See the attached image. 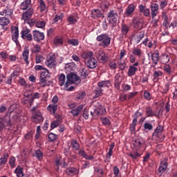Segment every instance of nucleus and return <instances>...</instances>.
Masks as SVG:
<instances>
[{
	"label": "nucleus",
	"instance_id": "1",
	"mask_svg": "<svg viewBox=\"0 0 177 177\" xmlns=\"http://www.w3.org/2000/svg\"><path fill=\"white\" fill-rule=\"evenodd\" d=\"M73 84L80 85L81 84V79L77 74L70 73L66 75V82L64 89L67 91V92L73 91L74 90V86H71Z\"/></svg>",
	"mask_w": 177,
	"mask_h": 177
},
{
	"label": "nucleus",
	"instance_id": "2",
	"mask_svg": "<svg viewBox=\"0 0 177 177\" xmlns=\"http://www.w3.org/2000/svg\"><path fill=\"white\" fill-rule=\"evenodd\" d=\"M97 42H101L100 45L103 48H107L111 44V37L107 33H103L98 35L96 38Z\"/></svg>",
	"mask_w": 177,
	"mask_h": 177
},
{
	"label": "nucleus",
	"instance_id": "3",
	"mask_svg": "<svg viewBox=\"0 0 177 177\" xmlns=\"http://www.w3.org/2000/svg\"><path fill=\"white\" fill-rule=\"evenodd\" d=\"M92 106H94L95 109L93 112L91 111V115H93V114L95 115H103L106 114V109L103 107V106H102L99 102L95 101L91 105V107H92Z\"/></svg>",
	"mask_w": 177,
	"mask_h": 177
},
{
	"label": "nucleus",
	"instance_id": "4",
	"mask_svg": "<svg viewBox=\"0 0 177 177\" xmlns=\"http://www.w3.org/2000/svg\"><path fill=\"white\" fill-rule=\"evenodd\" d=\"M45 64L48 68H56V66H57V62H56V54L51 53L48 55Z\"/></svg>",
	"mask_w": 177,
	"mask_h": 177
},
{
	"label": "nucleus",
	"instance_id": "5",
	"mask_svg": "<svg viewBox=\"0 0 177 177\" xmlns=\"http://www.w3.org/2000/svg\"><path fill=\"white\" fill-rule=\"evenodd\" d=\"M107 19L109 24L114 26L118 20V13L115 10H110L107 14Z\"/></svg>",
	"mask_w": 177,
	"mask_h": 177
},
{
	"label": "nucleus",
	"instance_id": "6",
	"mask_svg": "<svg viewBox=\"0 0 177 177\" xmlns=\"http://www.w3.org/2000/svg\"><path fill=\"white\" fill-rule=\"evenodd\" d=\"M21 37L22 39L28 41V42H31V41H32V35L31 34V30L28 28H25L21 30Z\"/></svg>",
	"mask_w": 177,
	"mask_h": 177
},
{
	"label": "nucleus",
	"instance_id": "7",
	"mask_svg": "<svg viewBox=\"0 0 177 177\" xmlns=\"http://www.w3.org/2000/svg\"><path fill=\"white\" fill-rule=\"evenodd\" d=\"M33 39L35 42H41L45 39V34L44 32H39V30H33Z\"/></svg>",
	"mask_w": 177,
	"mask_h": 177
},
{
	"label": "nucleus",
	"instance_id": "8",
	"mask_svg": "<svg viewBox=\"0 0 177 177\" xmlns=\"http://www.w3.org/2000/svg\"><path fill=\"white\" fill-rule=\"evenodd\" d=\"M32 15H34V8H30L26 10V12H23L21 20L24 21H28L32 17Z\"/></svg>",
	"mask_w": 177,
	"mask_h": 177
},
{
	"label": "nucleus",
	"instance_id": "9",
	"mask_svg": "<svg viewBox=\"0 0 177 177\" xmlns=\"http://www.w3.org/2000/svg\"><path fill=\"white\" fill-rule=\"evenodd\" d=\"M151 59L152 60V67H156L160 61V52L158 50H155L153 51V53L151 55Z\"/></svg>",
	"mask_w": 177,
	"mask_h": 177
},
{
	"label": "nucleus",
	"instance_id": "10",
	"mask_svg": "<svg viewBox=\"0 0 177 177\" xmlns=\"http://www.w3.org/2000/svg\"><path fill=\"white\" fill-rule=\"evenodd\" d=\"M11 34L12 41L17 45V44H19V27L12 26Z\"/></svg>",
	"mask_w": 177,
	"mask_h": 177
},
{
	"label": "nucleus",
	"instance_id": "11",
	"mask_svg": "<svg viewBox=\"0 0 177 177\" xmlns=\"http://www.w3.org/2000/svg\"><path fill=\"white\" fill-rule=\"evenodd\" d=\"M0 16H6L8 19H12L13 17V10L9 8V7H6L0 10Z\"/></svg>",
	"mask_w": 177,
	"mask_h": 177
},
{
	"label": "nucleus",
	"instance_id": "12",
	"mask_svg": "<svg viewBox=\"0 0 177 177\" xmlns=\"http://www.w3.org/2000/svg\"><path fill=\"white\" fill-rule=\"evenodd\" d=\"M167 168H168V162L165 160H162L160 162L159 168L158 169V175L161 176L167 171Z\"/></svg>",
	"mask_w": 177,
	"mask_h": 177
},
{
	"label": "nucleus",
	"instance_id": "13",
	"mask_svg": "<svg viewBox=\"0 0 177 177\" xmlns=\"http://www.w3.org/2000/svg\"><path fill=\"white\" fill-rule=\"evenodd\" d=\"M145 115H147V118H151L152 117H158V113L156 111L153 110V109L150 106H147L145 108Z\"/></svg>",
	"mask_w": 177,
	"mask_h": 177
},
{
	"label": "nucleus",
	"instance_id": "14",
	"mask_svg": "<svg viewBox=\"0 0 177 177\" xmlns=\"http://www.w3.org/2000/svg\"><path fill=\"white\" fill-rule=\"evenodd\" d=\"M151 19H154L157 15H158V9H160V6L158 3H153L151 5Z\"/></svg>",
	"mask_w": 177,
	"mask_h": 177
},
{
	"label": "nucleus",
	"instance_id": "15",
	"mask_svg": "<svg viewBox=\"0 0 177 177\" xmlns=\"http://www.w3.org/2000/svg\"><path fill=\"white\" fill-rule=\"evenodd\" d=\"M33 122L36 124H41V122H44V116H42V113L41 111H37L35 113V115L32 118Z\"/></svg>",
	"mask_w": 177,
	"mask_h": 177
},
{
	"label": "nucleus",
	"instance_id": "16",
	"mask_svg": "<svg viewBox=\"0 0 177 177\" xmlns=\"http://www.w3.org/2000/svg\"><path fill=\"white\" fill-rule=\"evenodd\" d=\"M93 53L89 52V68H96L97 66V60L93 57Z\"/></svg>",
	"mask_w": 177,
	"mask_h": 177
},
{
	"label": "nucleus",
	"instance_id": "17",
	"mask_svg": "<svg viewBox=\"0 0 177 177\" xmlns=\"http://www.w3.org/2000/svg\"><path fill=\"white\" fill-rule=\"evenodd\" d=\"M30 8H32L31 4V0H24L20 4L21 10H28Z\"/></svg>",
	"mask_w": 177,
	"mask_h": 177
},
{
	"label": "nucleus",
	"instance_id": "18",
	"mask_svg": "<svg viewBox=\"0 0 177 177\" xmlns=\"http://www.w3.org/2000/svg\"><path fill=\"white\" fill-rule=\"evenodd\" d=\"M138 9L139 12L140 13H143L145 17H149L150 16V9L146 8V6H143L142 4L139 6Z\"/></svg>",
	"mask_w": 177,
	"mask_h": 177
},
{
	"label": "nucleus",
	"instance_id": "19",
	"mask_svg": "<svg viewBox=\"0 0 177 177\" xmlns=\"http://www.w3.org/2000/svg\"><path fill=\"white\" fill-rule=\"evenodd\" d=\"M66 82H67V77H66V75L64 73H61L58 75V84L59 86H64V88L66 85Z\"/></svg>",
	"mask_w": 177,
	"mask_h": 177
},
{
	"label": "nucleus",
	"instance_id": "20",
	"mask_svg": "<svg viewBox=\"0 0 177 177\" xmlns=\"http://www.w3.org/2000/svg\"><path fill=\"white\" fill-rule=\"evenodd\" d=\"M162 131H164V127L158 125L154 130L152 136H156V138H161Z\"/></svg>",
	"mask_w": 177,
	"mask_h": 177
},
{
	"label": "nucleus",
	"instance_id": "21",
	"mask_svg": "<svg viewBox=\"0 0 177 177\" xmlns=\"http://www.w3.org/2000/svg\"><path fill=\"white\" fill-rule=\"evenodd\" d=\"M82 109H84V105L80 104V106H78L77 107L72 109L71 111V113H72V115L73 117H78V115H80V113H81V111H82Z\"/></svg>",
	"mask_w": 177,
	"mask_h": 177
},
{
	"label": "nucleus",
	"instance_id": "22",
	"mask_svg": "<svg viewBox=\"0 0 177 177\" xmlns=\"http://www.w3.org/2000/svg\"><path fill=\"white\" fill-rule=\"evenodd\" d=\"M98 60L100 63H107L109 62V56L104 52H100L99 53Z\"/></svg>",
	"mask_w": 177,
	"mask_h": 177
},
{
	"label": "nucleus",
	"instance_id": "23",
	"mask_svg": "<svg viewBox=\"0 0 177 177\" xmlns=\"http://www.w3.org/2000/svg\"><path fill=\"white\" fill-rule=\"evenodd\" d=\"M78 169H77L75 167H68L66 169V173L69 176H74V175H78Z\"/></svg>",
	"mask_w": 177,
	"mask_h": 177
},
{
	"label": "nucleus",
	"instance_id": "24",
	"mask_svg": "<svg viewBox=\"0 0 177 177\" xmlns=\"http://www.w3.org/2000/svg\"><path fill=\"white\" fill-rule=\"evenodd\" d=\"M46 110L49 111L50 114L55 115V114H56V111H57V104H50L47 106Z\"/></svg>",
	"mask_w": 177,
	"mask_h": 177
},
{
	"label": "nucleus",
	"instance_id": "25",
	"mask_svg": "<svg viewBox=\"0 0 177 177\" xmlns=\"http://www.w3.org/2000/svg\"><path fill=\"white\" fill-rule=\"evenodd\" d=\"M29 55H30V50H28V48H25L22 53V57L24 62L26 63V64H30V62H28Z\"/></svg>",
	"mask_w": 177,
	"mask_h": 177
},
{
	"label": "nucleus",
	"instance_id": "26",
	"mask_svg": "<svg viewBox=\"0 0 177 177\" xmlns=\"http://www.w3.org/2000/svg\"><path fill=\"white\" fill-rule=\"evenodd\" d=\"M133 145L136 150H140V148L143 146V140L142 138H138L133 141Z\"/></svg>",
	"mask_w": 177,
	"mask_h": 177
},
{
	"label": "nucleus",
	"instance_id": "27",
	"mask_svg": "<svg viewBox=\"0 0 177 177\" xmlns=\"http://www.w3.org/2000/svg\"><path fill=\"white\" fill-rule=\"evenodd\" d=\"M133 12H135V5L129 4L126 9L125 15L127 17H129V16H131Z\"/></svg>",
	"mask_w": 177,
	"mask_h": 177
},
{
	"label": "nucleus",
	"instance_id": "28",
	"mask_svg": "<svg viewBox=\"0 0 177 177\" xmlns=\"http://www.w3.org/2000/svg\"><path fill=\"white\" fill-rule=\"evenodd\" d=\"M132 24L133 25L134 28H139L142 26V21L140 18L136 17L132 19Z\"/></svg>",
	"mask_w": 177,
	"mask_h": 177
},
{
	"label": "nucleus",
	"instance_id": "29",
	"mask_svg": "<svg viewBox=\"0 0 177 177\" xmlns=\"http://www.w3.org/2000/svg\"><path fill=\"white\" fill-rule=\"evenodd\" d=\"M35 157L39 160V161H42L44 160V152L41 149L35 150Z\"/></svg>",
	"mask_w": 177,
	"mask_h": 177
},
{
	"label": "nucleus",
	"instance_id": "30",
	"mask_svg": "<svg viewBox=\"0 0 177 177\" xmlns=\"http://www.w3.org/2000/svg\"><path fill=\"white\" fill-rule=\"evenodd\" d=\"M8 158H9V153L8 152L4 153L3 156L0 158V165H5L8 162Z\"/></svg>",
	"mask_w": 177,
	"mask_h": 177
},
{
	"label": "nucleus",
	"instance_id": "31",
	"mask_svg": "<svg viewBox=\"0 0 177 177\" xmlns=\"http://www.w3.org/2000/svg\"><path fill=\"white\" fill-rule=\"evenodd\" d=\"M137 71H138V68L130 66L127 73L128 77H133V75H135L136 74Z\"/></svg>",
	"mask_w": 177,
	"mask_h": 177
},
{
	"label": "nucleus",
	"instance_id": "32",
	"mask_svg": "<svg viewBox=\"0 0 177 177\" xmlns=\"http://www.w3.org/2000/svg\"><path fill=\"white\" fill-rule=\"evenodd\" d=\"M163 24L162 25L164 27H165L166 30H168V28H171V26H169V22H168V15L165 14V12H163Z\"/></svg>",
	"mask_w": 177,
	"mask_h": 177
},
{
	"label": "nucleus",
	"instance_id": "33",
	"mask_svg": "<svg viewBox=\"0 0 177 177\" xmlns=\"http://www.w3.org/2000/svg\"><path fill=\"white\" fill-rule=\"evenodd\" d=\"M162 77V71H155L153 74V81H156L157 82L158 80H160L158 77Z\"/></svg>",
	"mask_w": 177,
	"mask_h": 177
},
{
	"label": "nucleus",
	"instance_id": "34",
	"mask_svg": "<svg viewBox=\"0 0 177 177\" xmlns=\"http://www.w3.org/2000/svg\"><path fill=\"white\" fill-rule=\"evenodd\" d=\"M24 169L23 167L18 166L15 170V172L17 177H23L24 176V173L23 172Z\"/></svg>",
	"mask_w": 177,
	"mask_h": 177
},
{
	"label": "nucleus",
	"instance_id": "35",
	"mask_svg": "<svg viewBox=\"0 0 177 177\" xmlns=\"http://www.w3.org/2000/svg\"><path fill=\"white\" fill-rule=\"evenodd\" d=\"M102 16V12L99 10H91V17L93 19H97V17H100Z\"/></svg>",
	"mask_w": 177,
	"mask_h": 177
},
{
	"label": "nucleus",
	"instance_id": "36",
	"mask_svg": "<svg viewBox=\"0 0 177 177\" xmlns=\"http://www.w3.org/2000/svg\"><path fill=\"white\" fill-rule=\"evenodd\" d=\"M163 71L166 73L167 75H171L172 74V68L171 67V65L169 64H165L163 66Z\"/></svg>",
	"mask_w": 177,
	"mask_h": 177
},
{
	"label": "nucleus",
	"instance_id": "37",
	"mask_svg": "<svg viewBox=\"0 0 177 177\" xmlns=\"http://www.w3.org/2000/svg\"><path fill=\"white\" fill-rule=\"evenodd\" d=\"M9 23H10V21H9V18L5 17L0 18V26L4 27L5 26H8Z\"/></svg>",
	"mask_w": 177,
	"mask_h": 177
},
{
	"label": "nucleus",
	"instance_id": "38",
	"mask_svg": "<svg viewBox=\"0 0 177 177\" xmlns=\"http://www.w3.org/2000/svg\"><path fill=\"white\" fill-rule=\"evenodd\" d=\"M143 38H145V30H141L136 37V44H139Z\"/></svg>",
	"mask_w": 177,
	"mask_h": 177
},
{
	"label": "nucleus",
	"instance_id": "39",
	"mask_svg": "<svg viewBox=\"0 0 177 177\" xmlns=\"http://www.w3.org/2000/svg\"><path fill=\"white\" fill-rule=\"evenodd\" d=\"M133 55L134 56H137L138 57H140L142 55H143V51L140 48H135L133 50Z\"/></svg>",
	"mask_w": 177,
	"mask_h": 177
},
{
	"label": "nucleus",
	"instance_id": "40",
	"mask_svg": "<svg viewBox=\"0 0 177 177\" xmlns=\"http://www.w3.org/2000/svg\"><path fill=\"white\" fill-rule=\"evenodd\" d=\"M136 125H138V122L136 120H133L132 123L130 124L129 130L131 133H133L136 129Z\"/></svg>",
	"mask_w": 177,
	"mask_h": 177
},
{
	"label": "nucleus",
	"instance_id": "41",
	"mask_svg": "<svg viewBox=\"0 0 177 177\" xmlns=\"http://www.w3.org/2000/svg\"><path fill=\"white\" fill-rule=\"evenodd\" d=\"M32 53H39L41 52V46L39 44H35L31 48Z\"/></svg>",
	"mask_w": 177,
	"mask_h": 177
},
{
	"label": "nucleus",
	"instance_id": "42",
	"mask_svg": "<svg viewBox=\"0 0 177 177\" xmlns=\"http://www.w3.org/2000/svg\"><path fill=\"white\" fill-rule=\"evenodd\" d=\"M120 70L124 71L127 67V62L122 61V59L118 62Z\"/></svg>",
	"mask_w": 177,
	"mask_h": 177
},
{
	"label": "nucleus",
	"instance_id": "43",
	"mask_svg": "<svg viewBox=\"0 0 177 177\" xmlns=\"http://www.w3.org/2000/svg\"><path fill=\"white\" fill-rule=\"evenodd\" d=\"M169 55H167V54H163L162 55V59H161V62L162 63V64H167V63H169Z\"/></svg>",
	"mask_w": 177,
	"mask_h": 177
},
{
	"label": "nucleus",
	"instance_id": "44",
	"mask_svg": "<svg viewBox=\"0 0 177 177\" xmlns=\"http://www.w3.org/2000/svg\"><path fill=\"white\" fill-rule=\"evenodd\" d=\"M110 82L109 81H101L97 83L98 88H106V86L109 87V84Z\"/></svg>",
	"mask_w": 177,
	"mask_h": 177
},
{
	"label": "nucleus",
	"instance_id": "45",
	"mask_svg": "<svg viewBox=\"0 0 177 177\" xmlns=\"http://www.w3.org/2000/svg\"><path fill=\"white\" fill-rule=\"evenodd\" d=\"M39 8L40 11L45 12L46 9V4H45V1L44 0H39Z\"/></svg>",
	"mask_w": 177,
	"mask_h": 177
},
{
	"label": "nucleus",
	"instance_id": "46",
	"mask_svg": "<svg viewBox=\"0 0 177 177\" xmlns=\"http://www.w3.org/2000/svg\"><path fill=\"white\" fill-rule=\"evenodd\" d=\"M71 145L74 150H78L80 149V144L77 140H71Z\"/></svg>",
	"mask_w": 177,
	"mask_h": 177
},
{
	"label": "nucleus",
	"instance_id": "47",
	"mask_svg": "<svg viewBox=\"0 0 177 177\" xmlns=\"http://www.w3.org/2000/svg\"><path fill=\"white\" fill-rule=\"evenodd\" d=\"M39 84L40 85V86H42V88H45V86L48 85V79L40 77Z\"/></svg>",
	"mask_w": 177,
	"mask_h": 177
},
{
	"label": "nucleus",
	"instance_id": "48",
	"mask_svg": "<svg viewBox=\"0 0 177 177\" xmlns=\"http://www.w3.org/2000/svg\"><path fill=\"white\" fill-rule=\"evenodd\" d=\"M129 157H131L133 160H137L140 157V153H139L138 151H133L129 153Z\"/></svg>",
	"mask_w": 177,
	"mask_h": 177
},
{
	"label": "nucleus",
	"instance_id": "49",
	"mask_svg": "<svg viewBox=\"0 0 177 177\" xmlns=\"http://www.w3.org/2000/svg\"><path fill=\"white\" fill-rule=\"evenodd\" d=\"M101 121H102V124L103 125H111V122H110V119H109L106 117H102L100 118Z\"/></svg>",
	"mask_w": 177,
	"mask_h": 177
},
{
	"label": "nucleus",
	"instance_id": "50",
	"mask_svg": "<svg viewBox=\"0 0 177 177\" xmlns=\"http://www.w3.org/2000/svg\"><path fill=\"white\" fill-rule=\"evenodd\" d=\"M60 125V120L57 119L54 120L53 122H51L50 128L51 129H55V128H57Z\"/></svg>",
	"mask_w": 177,
	"mask_h": 177
},
{
	"label": "nucleus",
	"instance_id": "51",
	"mask_svg": "<svg viewBox=\"0 0 177 177\" xmlns=\"http://www.w3.org/2000/svg\"><path fill=\"white\" fill-rule=\"evenodd\" d=\"M129 31V27L126 24L122 26V35H127Z\"/></svg>",
	"mask_w": 177,
	"mask_h": 177
},
{
	"label": "nucleus",
	"instance_id": "52",
	"mask_svg": "<svg viewBox=\"0 0 177 177\" xmlns=\"http://www.w3.org/2000/svg\"><path fill=\"white\" fill-rule=\"evenodd\" d=\"M143 127L145 131H153V124L149 122H145Z\"/></svg>",
	"mask_w": 177,
	"mask_h": 177
},
{
	"label": "nucleus",
	"instance_id": "53",
	"mask_svg": "<svg viewBox=\"0 0 177 177\" xmlns=\"http://www.w3.org/2000/svg\"><path fill=\"white\" fill-rule=\"evenodd\" d=\"M59 136L53 133H50L48 134V140L49 142H55Z\"/></svg>",
	"mask_w": 177,
	"mask_h": 177
},
{
	"label": "nucleus",
	"instance_id": "54",
	"mask_svg": "<svg viewBox=\"0 0 177 177\" xmlns=\"http://www.w3.org/2000/svg\"><path fill=\"white\" fill-rule=\"evenodd\" d=\"M48 77H49V71L48 69L45 68L40 74V78H46L48 79Z\"/></svg>",
	"mask_w": 177,
	"mask_h": 177
},
{
	"label": "nucleus",
	"instance_id": "55",
	"mask_svg": "<svg viewBox=\"0 0 177 177\" xmlns=\"http://www.w3.org/2000/svg\"><path fill=\"white\" fill-rule=\"evenodd\" d=\"M8 162H9L10 167H11V168H15L16 167V158H15L14 156L11 157L9 159Z\"/></svg>",
	"mask_w": 177,
	"mask_h": 177
},
{
	"label": "nucleus",
	"instance_id": "56",
	"mask_svg": "<svg viewBox=\"0 0 177 177\" xmlns=\"http://www.w3.org/2000/svg\"><path fill=\"white\" fill-rule=\"evenodd\" d=\"M68 43L70 44V45H72L73 46H78V44H80L78 39H68Z\"/></svg>",
	"mask_w": 177,
	"mask_h": 177
},
{
	"label": "nucleus",
	"instance_id": "57",
	"mask_svg": "<svg viewBox=\"0 0 177 177\" xmlns=\"http://www.w3.org/2000/svg\"><path fill=\"white\" fill-rule=\"evenodd\" d=\"M121 80L120 78L116 77L115 80L114 86L115 89H120V86H121Z\"/></svg>",
	"mask_w": 177,
	"mask_h": 177
},
{
	"label": "nucleus",
	"instance_id": "58",
	"mask_svg": "<svg viewBox=\"0 0 177 177\" xmlns=\"http://www.w3.org/2000/svg\"><path fill=\"white\" fill-rule=\"evenodd\" d=\"M46 24L44 21H39L35 23V26L36 27H37V28H44Z\"/></svg>",
	"mask_w": 177,
	"mask_h": 177
},
{
	"label": "nucleus",
	"instance_id": "59",
	"mask_svg": "<svg viewBox=\"0 0 177 177\" xmlns=\"http://www.w3.org/2000/svg\"><path fill=\"white\" fill-rule=\"evenodd\" d=\"M35 62L37 64H39V63H41V62H44V57L42 55L37 54L35 56Z\"/></svg>",
	"mask_w": 177,
	"mask_h": 177
},
{
	"label": "nucleus",
	"instance_id": "60",
	"mask_svg": "<svg viewBox=\"0 0 177 177\" xmlns=\"http://www.w3.org/2000/svg\"><path fill=\"white\" fill-rule=\"evenodd\" d=\"M143 95H144L145 99H146V100L150 101V100L151 99V93H150L149 91L147 90H145L144 91Z\"/></svg>",
	"mask_w": 177,
	"mask_h": 177
},
{
	"label": "nucleus",
	"instance_id": "61",
	"mask_svg": "<svg viewBox=\"0 0 177 177\" xmlns=\"http://www.w3.org/2000/svg\"><path fill=\"white\" fill-rule=\"evenodd\" d=\"M65 69L67 71H73V70H74V64L73 63L66 64L65 66Z\"/></svg>",
	"mask_w": 177,
	"mask_h": 177
},
{
	"label": "nucleus",
	"instance_id": "62",
	"mask_svg": "<svg viewBox=\"0 0 177 177\" xmlns=\"http://www.w3.org/2000/svg\"><path fill=\"white\" fill-rule=\"evenodd\" d=\"M54 44L57 46H59V45H63V39L62 38H55L54 40Z\"/></svg>",
	"mask_w": 177,
	"mask_h": 177
},
{
	"label": "nucleus",
	"instance_id": "63",
	"mask_svg": "<svg viewBox=\"0 0 177 177\" xmlns=\"http://www.w3.org/2000/svg\"><path fill=\"white\" fill-rule=\"evenodd\" d=\"M81 57H82V59H89V51L88 50L82 51L81 54Z\"/></svg>",
	"mask_w": 177,
	"mask_h": 177
},
{
	"label": "nucleus",
	"instance_id": "64",
	"mask_svg": "<svg viewBox=\"0 0 177 177\" xmlns=\"http://www.w3.org/2000/svg\"><path fill=\"white\" fill-rule=\"evenodd\" d=\"M85 95H86L85 91H82L80 93L76 96V100H82V99L85 97Z\"/></svg>",
	"mask_w": 177,
	"mask_h": 177
}]
</instances>
